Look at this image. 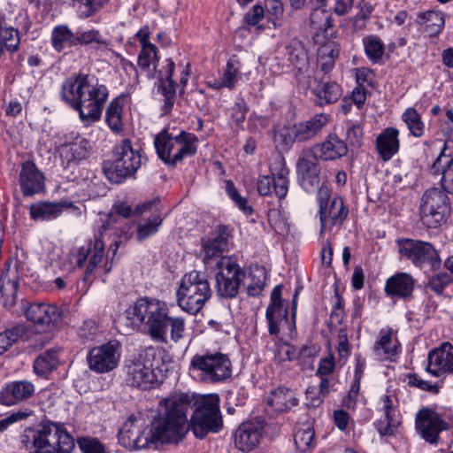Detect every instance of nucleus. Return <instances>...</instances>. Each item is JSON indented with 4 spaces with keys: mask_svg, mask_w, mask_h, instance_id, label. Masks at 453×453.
Instances as JSON below:
<instances>
[{
    "mask_svg": "<svg viewBox=\"0 0 453 453\" xmlns=\"http://www.w3.org/2000/svg\"><path fill=\"white\" fill-rule=\"evenodd\" d=\"M191 397L180 393L170 395L160 402L157 415L148 430V438L155 448L181 441L189 429L188 412Z\"/></svg>",
    "mask_w": 453,
    "mask_h": 453,
    "instance_id": "f257e3e1",
    "label": "nucleus"
},
{
    "mask_svg": "<svg viewBox=\"0 0 453 453\" xmlns=\"http://www.w3.org/2000/svg\"><path fill=\"white\" fill-rule=\"evenodd\" d=\"M21 442L31 453H72L75 447L64 424L50 420L25 428Z\"/></svg>",
    "mask_w": 453,
    "mask_h": 453,
    "instance_id": "f03ea898",
    "label": "nucleus"
},
{
    "mask_svg": "<svg viewBox=\"0 0 453 453\" xmlns=\"http://www.w3.org/2000/svg\"><path fill=\"white\" fill-rule=\"evenodd\" d=\"M108 96L109 91L104 85L85 74L68 79L63 85V99L80 113L84 111L101 113Z\"/></svg>",
    "mask_w": 453,
    "mask_h": 453,
    "instance_id": "7ed1b4c3",
    "label": "nucleus"
},
{
    "mask_svg": "<svg viewBox=\"0 0 453 453\" xmlns=\"http://www.w3.org/2000/svg\"><path fill=\"white\" fill-rule=\"evenodd\" d=\"M133 324L143 328L152 340L165 342L169 305L163 300L141 297L127 310Z\"/></svg>",
    "mask_w": 453,
    "mask_h": 453,
    "instance_id": "20e7f679",
    "label": "nucleus"
},
{
    "mask_svg": "<svg viewBox=\"0 0 453 453\" xmlns=\"http://www.w3.org/2000/svg\"><path fill=\"white\" fill-rule=\"evenodd\" d=\"M157 61V50L155 45H147L142 48L138 57V66L146 73L148 77H156V63ZM165 65L157 72V77L160 81L163 94L165 96L164 110L168 112L172 110L173 104V96L177 89L180 93L183 92V88L188 83L189 78V65L182 68L180 72V81L177 84L173 80L174 71V63L172 59L165 60Z\"/></svg>",
    "mask_w": 453,
    "mask_h": 453,
    "instance_id": "39448f33",
    "label": "nucleus"
},
{
    "mask_svg": "<svg viewBox=\"0 0 453 453\" xmlns=\"http://www.w3.org/2000/svg\"><path fill=\"white\" fill-rule=\"evenodd\" d=\"M103 234L96 236L94 242H90L80 248L73 249L70 253L60 258L61 250L54 247L49 259L52 266L58 267L62 272L69 273L76 267L85 268V278L90 275L98 267L104 256V242Z\"/></svg>",
    "mask_w": 453,
    "mask_h": 453,
    "instance_id": "423d86ee",
    "label": "nucleus"
},
{
    "mask_svg": "<svg viewBox=\"0 0 453 453\" xmlns=\"http://www.w3.org/2000/svg\"><path fill=\"white\" fill-rule=\"evenodd\" d=\"M158 157L166 165L174 166L197 151L198 139L191 133L181 131L173 135L164 129L154 139Z\"/></svg>",
    "mask_w": 453,
    "mask_h": 453,
    "instance_id": "0eeeda50",
    "label": "nucleus"
},
{
    "mask_svg": "<svg viewBox=\"0 0 453 453\" xmlns=\"http://www.w3.org/2000/svg\"><path fill=\"white\" fill-rule=\"evenodd\" d=\"M217 394L205 395L195 403L189 429L196 438L203 439L209 433H219L223 427V418Z\"/></svg>",
    "mask_w": 453,
    "mask_h": 453,
    "instance_id": "6e6552de",
    "label": "nucleus"
},
{
    "mask_svg": "<svg viewBox=\"0 0 453 453\" xmlns=\"http://www.w3.org/2000/svg\"><path fill=\"white\" fill-rule=\"evenodd\" d=\"M178 304L185 311L196 314L211 296V289L205 275L192 271L183 276L177 290Z\"/></svg>",
    "mask_w": 453,
    "mask_h": 453,
    "instance_id": "1a4fd4ad",
    "label": "nucleus"
},
{
    "mask_svg": "<svg viewBox=\"0 0 453 453\" xmlns=\"http://www.w3.org/2000/svg\"><path fill=\"white\" fill-rule=\"evenodd\" d=\"M141 165L140 152L134 149L129 139H124L115 145L111 159L104 162V172L110 181L120 183L134 174Z\"/></svg>",
    "mask_w": 453,
    "mask_h": 453,
    "instance_id": "9d476101",
    "label": "nucleus"
},
{
    "mask_svg": "<svg viewBox=\"0 0 453 453\" xmlns=\"http://www.w3.org/2000/svg\"><path fill=\"white\" fill-rule=\"evenodd\" d=\"M154 355V350L150 349L126 359L123 372L128 386L145 390L157 384V375L151 362Z\"/></svg>",
    "mask_w": 453,
    "mask_h": 453,
    "instance_id": "9b49d317",
    "label": "nucleus"
},
{
    "mask_svg": "<svg viewBox=\"0 0 453 453\" xmlns=\"http://www.w3.org/2000/svg\"><path fill=\"white\" fill-rule=\"evenodd\" d=\"M190 365L199 380L206 383L223 381L232 373L229 357L220 352L196 354L192 357Z\"/></svg>",
    "mask_w": 453,
    "mask_h": 453,
    "instance_id": "f8f14e48",
    "label": "nucleus"
},
{
    "mask_svg": "<svg viewBox=\"0 0 453 453\" xmlns=\"http://www.w3.org/2000/svg\"><path fill=\"white\" fill-rule=\"evenodd\" d=\"M271 175L261 176L257 181V192L261 196H271L273 192L279 199L288 194L289 185V170L285 158L280 154L274 155L269 165Z\"/></svg>",
    "mask_w": 453,
    "mask_h": 453,
    "instance_id": "ddd939ff",
    "label": "nucleus"
},
{
    "mask_svg": "<svg viewBox=\"0 0 453 453\" xmlns=\"http://www.w3.org/2000/svg\"><path fill=\"white\" fill-rule=\"evenodd\" d=\"M327 115H313L290 126L284 127L278 132L277 141L286 148L296 142H306L315 137L328 124Z\"/></svg>",
    "mask_w": 453,
    "mask_h": 453,
    "instance_id": "4468645a",
    "label": "nucleus"
},
{
    "mask_svg": "<svg viewBox=\"0 0 453 453\" xmlns=\"http://www.w3.org/2000/svg\"><path fill=\"white\" fill-rule=\"evenodd\" d=\"M444 190L437 188L427 189L422 197L421 219L430 228H435L444 221L449 211V201Z\"/></svg>",
    "mask_w": 453,
    "mask_h": 453,
    "instance_id": "2eb2a0df",
    "label": "nucleus"
},
{
    "mask_svg": "<svg viewBox=\"0 0 453 453\" xmlns=\"http://www.w3.org/2000/svg\"><path fill=\"white\" fill-rule=\"evenodd\" d=\"M218 268L219 272L215 276L218 295L226 298L235 297L245 273L229 257H222L218 263Z\"/></svg>",
    "mask_w": 453,
    "mask_h": 453,
    "instance_id": "dca6fc26",
    "label": "nucleus"
},
{
    "mask_svg": "<svg viewBox=\"0 0 453 453\" xmlns=\"http://www.w3.org/2000/svg\"><path fill=\"white\" fill-rule=\"evenodd\" d=\"M121 357V345L111 341L93 347L88 354V368L96 373H107L116 369Z\"/></svg>",
    "mask_w": 453,
    "mask_h": 453,
    "instance_id": "f3484780",
    "label": "nucleus"
},
{
    "mask_svg": "<svg viewBox=\"0 0 453 453\" xmlns=\"http://www.w3.org/2000/svg\"><path fill=\"white\" fill-rule=\"evenodd\" d=\"M397 245L401 257L416 266L436 260L438 257L436 250L427 242L406 238L398 240Z\"/></svg>",
    "mask_w": 453,
    "mask_h": 453,
    "instance_id": "a211bd4d",
    "label": "nucleus"
},
{
    "mask_svg": "<svg viewBox=\"0 0 453 453\" xmlns=\"http://www.w3.org/2000/svg\"><path fill=\"white\" fill-rule=\"evenodd\" d=\"M90 145L84 138H75L70 142H65L56 149V158L65 170L73 171L85 160L89 152Z\"/></svg>",
    "mask_w": 453,
    "mask_h": 453,
    "instance_id": "6ab92c4d",
    "label": "nucleus"
},
{
    "mask_svg": "<svg viewBox=\"0 0 453 453\" xmlns=\"http://www.w3.org/2000/svg\"><path fill=\"white\" fill-rule=\"evenodd\" d=\"M281 285L275 286L271 293L270 303L266 308L265 318L271 335H278L288 325V304L281 298Z\"/></svg>",
    "mask_w": 453,
    "mask_h": 453,
    "instance_id": "aec40b11",
    "label": "nucleus"
},
{
    "mask_svg": "<svg viewBox=\"0 0 453 453\" xmlns=\"http://www.w3.org/2000/svg\"><path fill=\"white\" fill-rule=\"evenodd\" d=\"M136 212L143 216L138 224L136 237L142 242L155 234L163 222L159 208V200H151L137 205Z\"/></svg>",
    "mask_w": 453,
    "mask_h": 453,
    "instance_id": "412c9836",
    "label": "nucleus"
},
{
    "mask_svg": "<svg viewBox=\"0 0 453 453\" xmlns=\"http://www.w3.org/2000/svg\"><path fill=\"white\" fill-rule=\"evenodd\" d=\"M316 154L309 150L303 151L297 161L296 173L301 186L307 192H313L319 187L320 166Z\"/></svg>",
    "mask_w": 453,
    "mask_h": 453,
    "instance_id": "4be33fe9",
    "label": "nucleus"
},
{
    "mask_svg": "<svg viewBox=\"0 0 453 453\" xmlns=\"http://www.w3.org/2000/svg\"><path fill=\"white\" fill-rule=\"evenodd\" d=\"M398 401L393 391L388 390L380 397V409L384 417L377 423V430L381 436L393 435L401 425L400 414L397 410Z\"/></svg>",
    "mask_w": 453,
    "mask_h": 453,
    "instance_id": "5701e85b",
    "label": "nucleus"
},
{
    "mask_svg": "<svg viewBox=\"0 0 453 453\" xmlns=\"http://www.w3.org/2000/svg\"><path fill=\"white\" fill-rule=\"evenodd\" d=\"M134 416H130L118 434L119 443L128 449H142L151 446L148 431H142V426Z\"/></svg>",
    "mask_w": 453,
    "mask_h": 453,
    "instance_id": "b1692460",
    "label": "nucleus"
},
{
    "mask_svg": "<svg viewBox=\"0 0 453 453\" xmlns=\"http://www.w3.org/2000/svg\"><path fill=\"white\" fill-rule=\"evenodd\" d=\"M450 141L445 142L440 155L431 166L434 175H441V184L448 194H453V148Z\"/></svg>",
    "mask_w": 453,
    "mask_h": 453,
    "instance_id": "393cba45",
    "label": "nucleus"
},
{
    "mask_svg": "<svg viewBox=\"0 0 453 453\" xmlns=\"http://www.w3.org/2000/svg\"><path fill=\"white\" fill-rule=\"evenodd\" d=\"M416 426L420 435L429 443H436L440 432L448 429V424L436 412L429 410L418 412Z\"/></svg>",
    "mask_w": 453,
    "mask_h": 453,
    "instance_id": "a878e982",
    "label": "nucleus"
},
{
    "mask_svg": "<svg viewBox=\"0 0 453 453\" xmlns=\"http://www.w3.org/2000/svg\"><path fill=\"white\" fill-rule=\"evenodd\" d=\"M426 370L436 377L453 373V345L444 342L438 349L430 351Z\"/></svg>",
    "mask_w": 453,
    "mask_h": 453,
    "instance_id": "bb28decb",
    "label": "nucleus"
},
{
    "mask_svg": "<svg viewBox=\"0 0 453 453\" xmlns=\"http://www.w3.org/2000/svg\"><path fill=\"white\" fill-rule=\"evenodd\" d=\"M35 385L29 380H14L0 390V404L12 406L29 399L35 394Z\"/></svg>",
    "mask_w": 453,
    "mask_h": 453,
    "instance_id": "cd10ccee",
    "label": "nucleus"
},
{
    "mask_svg": "<svg viewBox=\"0 0 453 453\" xmlns=\"http://www.w3.org/2000/svg\"><path fill=\"white\" fill-rule=\"evenodd\" d=\"M321 233L331 231L333 226L342 225L348 215L342 198L333 197L326 204L320 203Z\"/></svg>",
    "mask_w": 453,
    "mask_h": 453,
    "instance_id": "c85d7f7f",
    "label": "nucleus"
},
{
    "mask_svg": "<svg viewBox=\"0 0 453 453\" xmlns=\"http://www.w3.org/2000/svg\"><path fill=\"white\" fill-rule=\"evenodd\" d=\"M263 426L259 422H243L234 433L235 447L241 451L255 449L262 437Z\"/></svg>",
    "mask_w": 453,
    "mask_h": 453,
    "instance_id": "c756f323",
    "label": "nucleus"
},
{
    "mask_svg": "<svg viewBox=\"0 0 453 453\" xmlns=\"http://www.w3.org/2000/svg\"><path fill=\"white\" fill-rule=\"evenodd\" d=\"M19 182L24 196H30L44 188V177L32 161L22 164Z\"/></svg>",
    "mask_w": 453,
    "mask_h": 453,
    "instance_id": "7c9ffc66",
    "label": "nucleus"
},
{
    "mask_svg": "<svg viewBox=\"0 0 453 453\" xmlns=\"http://www.w3.org/2000/svg\"><path fill=\"white\" fill-rule=\"evenodd\" d=\"M310 150L319 159L328 161L344 157L348 152V146L335 134H330L323 142L314 145Z\"/></svg>",
    "mask_w": 453,
    "mask_h": 453,
    "instance_id": "2f4dec72",
    "label": "nucleus"
},
{
    "mask_svg": "<svg viewBox=\"0 0 453 453\" xmlns=\"http://www.w3.org/2000/svg\"><path fill=\"white\" fill-rule=\"evenodd\" d=\"M228 232L226 226H219L203 242V260L208 263L209 260L221 257L228 248Z\"/></svg>",
    "mask_w": 453,
    "mask_h": 453,
    "instance_id": "473e14b6",
    "label": "nucleus"
},
{
    "mask_svg": "<svg viewBox=\"0 0 453 453\" xmlns=\"http://www.w3.org/2000/svg\"><path fill=\"white\" fill-rule=\"evenodd\" d=\"M400 351V343L392 329L383 328L372 347L373 356L380 360H389Z\"/></svg>",
    "mask_w": 453,
    "mask_h": 453,
    "instance_id": "72a5a7b5",
    "label": "nucleus"
},
{
    "mask_svg": "<svg viewBox=\"0 0 453 453\" xmlns=\"http://www.w3.org/2000/svg\"><path fill=\"white\" fill-rule=\"evenodd\" d=\"M27 320L40 326L56 323L60 319V313L54 305L46 303H31L24 309Z\"/></svg>",
    "mask_w": 453,
    "mask_h": 453,
    "instance_id": "f704fd0d",
    "label": "nucleus"
},
{
    "mask_svg": "<svg viewBox=\"0 0 453 453\" xmlns=\"http://www.w3.org/2000/svg\"><path fill=\"white\" fill-rule=\"evenodd\" d=\"M19 286V273L16 266L7 265L0 276V295L6 306L15 303Z\"/></svg>",
    "mask_w": 453,
    "mask_h": 453,
    "instance_id": "c9c22d12",
    "label": "nucleus"
},
{
    "mask_svg": "<svg viewBox=\"0 0 453 453\" xmlns=\"http://www.w3.org/2000/svg\"><path fill=\"white\" fill-rule=\"evenodd\" d=\"M267 411L284 412L297 405L296 394L289 388L279 387L267 396Z\"/></svg>",
    "mask_w": 453,
    "mask_h": 453,
    "instance_id": "e433bc0d",
    "label": "nucleus"
},
{
    "mask_svg": "<svg viewBox=\"0 0 453 453\" xmlns=\"http://www.w3.org/2000/svg\"><path fill=\"white\" fill-rule=\"evenodd\" d=\"M71 206V203L64 201L49 202L41 201L29 206L30 217L34 220H51L60 216L64 209Z\"/></svg>",
    "mask_w": 453,
    "mask_h": 453,
    "instance_id": "4c0bfd02",
    "label": "nucleus"
},
{
    "mask_svg": "<svg viewBox=\"0 0 453 453\" xmlns=\"http://www.w3.org/2000/svg\"><path fill=\"white\" fill-rule=\"evenodd\" d=\"M415 280L407 273H397L388 279L385 286L386 293L390 296L408 297L414 289Z\"/></svg>",
    "mask_w": 453,
    "mask_h": 453,
    "instance_id": "58836bf2",
    "label": "nucleus"
},
{
    "mask_svg": "<svg viewBox=\"0 0 453 453\" xmlns=\"http://www.w3.org/2000/svg\"><path fill=\"white\" fill-rule=\"evenodd\" d=\"M376 149L384 161L391 159L399 150L398 130L386 128L376 139Z\"/></svg>",
    "mask_w": 453,
    "mask_h": 453,
    "instance_id": "ea45409f",
    "label": "nucleus"
},
{
    "mask_svg": "<svg viewBox=\"0 0 453 453\" xmlns=\"http://www.w3.org/2000/svg\"><path fill=\"white\" fill-rule=\"evenodd\" d=\"M58 365V349H50L35 358L33 367L36 375L44 377L57 369Z\"/></svg>",
    "mask_w": 453,
    "mask_h": 453,
    "instance_id": "a19ab883",
    "label": "nucleus"
},
{
    "mask_svg": "<svg viewBox=\"0 0 453 453\" xmlns=\"http://www.w3.org/2000/svg\"><path fill=\"white\" fill-rule=\"evenodd\" d=\"M330 393V380L326 377H320L319 386H309L305 391L306 405L310 407H319L324 401V398Z\"/></svg>",
    "mask_w": 453,
    "mask_h": 453,
    "instance_id": "79ce46f5",
    "label": "nucleus"
},
{
    "mask_svg": "<svg viewBox=\"0 0 453 453\" xmlns=\"http://www.w3.org/2000/svg\"><path fill=\"white\" fill-rule=\"evenodd\" d=\"M339 56L338 45L328 41L321 44L318 49V63L323 72H328L334 65L335 59Z\"/></svg>",
    "mask_w": 453,
    "mask_h": 453,
    "instance_id": "37998d69",
    "label": "nucleus"
},
{
    "mask_svg": "<svg viewBox=\"0 0 453 453\" xmlns=\"http://www.w3.org/2000/svg\"><path fill=\"white\" fill-rule=\"evenodd\" d=\"M27 333V326L16 325L0 333V355L7 351L19 340L25 339Z\"/></svg>",
    "mask_w": 453,
    "mask_h": 453,
    "instance_id": "c03bdc74",
    "label": "nucleus"
},
{
    "mask_svg": "<svg viewBox=\"0 0 453 453\" xmlns=\"http://www.w3.org/2000/svg\"><path fill=\"white\" fill-rule=\"evenodd\" d=\"M418 22L425 26L430 35H437L442 30L445 20L441 12L428 11L418 15Z\"/></svg>",
    "mask_w": 453,
    "mask_h": 453,
    "instance_id": "a18cd8bd",
    "label": "nucleus"
},
{
    "mask_svg": "<svg viewBox=\"0 0 453 453\" xmlns=\"http://www.w3.org/2000/svg\"><path fill=\"white\" fill-rule=\"evenodd\" d=\"M366 57L372 63H379L382 59L385 52V45L381 39L376 35H371L362 40Z\"/></svg>",
    "mask_w": 453,
    "mask_h": 453,
    "instance_id": "49530a36",
    "label": "nucleus"
},
{
    "mask_svg": "<svg viewBox=\"0 0 453 453\" xmlns=\"http://www.w3.org/2000/svg\"><path fill=\"white\" fill-rule=\"evenodd\" d=\"M241 77L240 66L238 62L229 60L226 63L221 77L219 81H215L214 87L216 88H233Z\"/></svg>",
    "mask_w": 453,
    "mask_h": 453,
    "instance_id": "de8ad7c7",
    "label": "nucleus"
},
{
    "mask_svg": "<svg viewBox=\"0 0 453 453\" xmlns=\"http://www.w3.org/2000/svg\"><path fill=\"white\" fill-rule=\"evenodd\" d=\"M52 45L58 50L61 51L65 47L75 45V37L72 31L66 26L56 27L52 32Z\"/></svg>",
    "mask_w": 453,
    "mask_h": 453,
    "instance_id": "09e8293b",
    "label": "nucleus"
},
{
    "mask_svg": "<svg viewBox=\"0 0 453 453\" xmlns=\"http://www.w3.org/2000/svg\"><path fill=\"white\" fill-rule=\"evenodd\" d=\"M288 60L298 71L303 72L308 67V56L300 43H294L287 47Z\"/></svg>",
    "mask_w": 453,
    "mask_h": 453,
    "instance_id": "8fccbe9b",
    "label": "nucleus"
},
{
    "mask_svg": "<svg viewBox=\"0 0 453 453\" xmlns=\"http://www.w3.org/2000/svg\"><path fill=\"white\" fill-rule=\"evenodd\" d=\"M366 100V91L361 86L355 88L350 96L342 100V107L344 113L351 111H360L363 109Z\"/></svg>",
    "mask_w": 453,
    "mask_h": 453,
    "instance_id": "3c124183",
    "label": "nucleus"
},
{
    "mask_svg": "<svg viewBox=\"0 0 453 453\" xmlns=\"http://www.w3.org/2000/svg\"><path fill=\"white\" fill-rule=\"evenodd\" d=\"M310 23L314 28L320 30H326L333 27L330 13L320 7H314L310 16Z\"/></svg>",
    "mask_w": 453,
    "mask_h": 453,
    "instance_id": "603ef678",
    "label": "nucleus"
},
{
    "mask_svg": "<svg viewBox=\"0 0 453 453\" xmlns=\"http://www.w3.org/2000/svg\"><path fill=\"white\" fill-rule=\"evenodd\" d=\"M170 327V337L174 342L182 340L186 334V322L184 318L169 315L167 319V329Z\"/></svg>",
    "mask_w": 453,
    "mask_h": 453,
    "instance_id": "864d4df0",
    "label": "nucleus"
},
{
    "mask_svg": "<svg viewBox=\"0 0 453 453\" xmlns=\"http://www.w3.org/2000/svg\"><path fill=\"white\" fill-rule=\"evenodd\" d=\"M315 94L326 104H330L340 96V87L336 83H322L315 88Z\"/></svg>",
    "mask_w": 453,
    "mask_h": 453,
    "instance_id": "5fc2aeb1",
    "label": "nucleus"
},
{
    "mask_svg": "<svg viewBox=\"0 0 453 453\" xmlns=\"http://www.w3.org/2000/svg\"><path fill=\"white\" fill-rule=\"evenodd\" d=\"M109 0H75L81 17L88 18L97 12Z\"/></svg>",
    "mask_w": 453,
    "mask_h": 453,
    "instance_id": "6e6d98bb",
    "label": "nucleus"
},
{
    "mask_svg": "<svg viewBox=\"0 0 453 453\" xmlns=\"http://www.w3.org/2000/svg\"><path fill=\"white\" fill-rule=\"evenodd\" d=\"M77 442L82 453H110L96 438L81 437Z\"/></svg>",
    "mask_w": 453,
    "mask_h": 453,
    "instance_id": "4d7b16f0",
    "label": "nucleus"
},
{
    "mask_svg": "<svg viewBox=\"0 0 453 453\" xmlns=\"http://www.w3.org/2000/svg\"><path fill=\"white\" fill-rule=\"evenodd\" d=\"M131 111V98L129 95L120 94L110 102L105 113H121Z\"/></svg>",
    "mask_w": 453,
    "mask_h": 453,
    "instance_id": "13d9d810",
    "label": "nucleus"
},
{
    "mask_svg": "<svg viewBox=\"0 0 453 453\" xmlns=\"http://www.w3.org/2000/svg\"><path fill=\"white\" fill-rule=\"evenodd\" d=\"M294 440L296 448L300 451L304 452L310 448V446L313 442L314 433L310 427H307L305 429H299L296 432Z\"/></svg>",
    "mask_w": 453,
    "mask_h": 453,
    "instance_id": "bf43d9fd",
    "label": "nucleus"
},
{
    "mask_svg": "<svg viewBox=\"0 0 453 453\" xmlns=\"http://www.w3.org/2000/svg\"><path fill=\"white\" fill-rule=\"evenodd\" d=\"M124 115H106L105 121L110 129L117 134H126L129 131L127 119Z\"/></svg>",
    "mask_w": 453,
    "mask_h": 453,
    "instance_id": "052dcab7",
    "label": "nucleus"
},
{
    "mask_svg": "<svg viewBox=\"0 0 453 453\" xmlns=\"http://www.w3.org/2000/svg\"><path fill=\"white\" fill-rule=\"evenodd\" d=\"M265 7L269 15L273 16V24L275 28L281 26L280 20L284 13L283 4L280 0H267Z\"/></svg>",
    "mask_w": 453,
    "mask_h": 453,
    "instance_id": "680f3d73",
    "label": "nucleus"
},
{
    "mask_svg": "<svg viewBox=\"0 0 453 453\" xmlns=\"http://www.w3.org/2000/svg\"><path fill=\"white\" fill-rule=\"evenodd\" d=\"M411 134L415 137H420L424 134L426 124L421 119L420 115H403Z\"/></svg>",
    "mask_w": 453,
    "mask_h": 453,
    "instance_id": "e2e57ef3",
    "label": "nucleus"
},
{
    "mask_svg": "<svg viewBox=\"0 0 453 453\" xmlns=\"http://www.w3.org/2000/svg\"><path fill=\"white\" fill-rule=\"evenodd\" d=\"M226 192L234 203L244 212L250 213L252 209L248 205L246 198L242 197L235 188L232 181H226Z\"/></svg>",
    "mask_w": 453,
    "mask_h": 453,
    "instance_id": "0e129e2a",
    "label": "nucleus"
},
{
    "mask_svg": "<svg viewBox=\"0 0 453 453\" xmlns=\"http://www.w3.org/2000/svg\"><path fill=\"white\" fill-rule=\"evenodd\" d=\"M132 209L126 203H119L113 205L111 212L109 213V219L107 226H109L111 223L117 222L118 218L121 217L127 219L131 215Z\"/></svg>",
    "mask_w": 453,
    "mask_h": 453,
    "instance_id": "69168bd1",
    "label": "nucleus"
},
{
    "mask_svg": "<svg viewBox=\"0 0 453 453\" xmlns=\"http://www.w3.org/2000/svg\"><path fill=\"white\" fill-rule=\"evenodd\" d=\"M372 12V6L369 3L363 2L359 4V11L353 18V26L356 29H361L365 26Z\"/></svg>",
    "mask_w": 453,
    "mask_h": 453,
    "instance_id": "338daca9",
    "label": "nucleus"
},
{
    "mask_svg": "<svg viewBox=\"0 0 453 453\" xmlns=\"http://www.w3.org/2000/svg\"><path fill=\"white\" fill-rule=\"evenodd\" d=\"M409 385L416 387L421 390L431 392L433 394H437L440 389V386L438 384H433L429 381L422 380L417 374H411L409 376Z\"/></svg>",
    "mask_w": 453,
    "mask_h": 453,
    "instance_id": "774afa93",
    "label": "nucleus"
}]
</instances>
